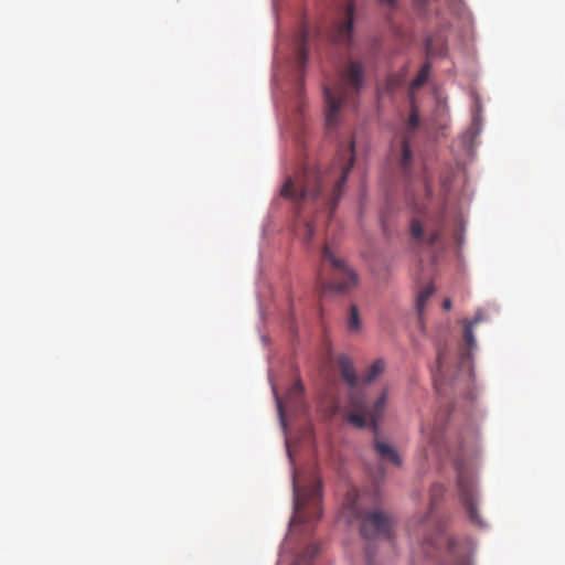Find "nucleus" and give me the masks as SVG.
Returning <instances> with one entry per match:
<instances>
[{"label":"nucleus","instance_id":"f257e3e1","mask_svg":"<svg viewBox=\"0 0 565 565\" xmlns=\"http://www.w3.org/2000/svg\"><path fill=\"white\" fill-rule=\"evenodd\" d=\"M354 160V141L351 140L349 147L339 153L337 164L327 174H322L319 170H303L295 178L289 177L281 189V195L296 203L315 201L324 188L332 185L327 202L331 216L341 199L343 185Z\"/></svg>","mask_w":565,"mask_h":565},{"label":"nucleus","instance_id":"f03ea898","mask_svg":"<svg viewBox=\"0 0 565 565\" xmlns=\"http://www.w3.org/2000/svg\"><path fill=\"white\" fill-rule=\"evenodd\" d=\"M364 67L358 61H349L348 65L339 72L337 83L330 87L323 86L326 102V122L329 128L338 124L341 107L360 93L363 84Z\"/></svg>","mask_w":565,"mask_h":565},{"label":"nucleus","instance_id":"7ed1b4c3","mask_svg":"<svg viewBox=\"0 0 565 565\" xmlns=\"http://www.w3.org/2000/svg\"><path fill=\"white\" fill-rule=\"evenodd\" d=\"M322 258L330 265L331 278L328 279L322 271L318 274L317 286L321 294L327 291L345 292L358 285L356 273L343 259L337 257L328 246L323 248Z\"/></svg>","mask_w":565,"mask_h":565},{"label":"nucleus","instance_id":"20e7f679","mask_svg":"<svg viewBox=\"0 0 565 565\" xmlns=\"http://www.w3.org/2000/svg\"><path fill=\"white\" fill-rule=\"evenodd\" d=\"M472 376L471 355H437L433 370L436 391L441 394L447 383L469 381Z\"/></svg>","mask_w":565,"mask_h":565},{"label":"nucleus","instance_id":"39448f33","mask_svg":"<svg viewBox=\"0 0 565 565\" xmlns=\"http://www.w3.org/2000/svg\"><path fill=\"white\" fill-rule=\"evenodd\" d=\"M322 484L315 479L310 486L300 488L294 478V520L307 523L318 520L322 515L321 509Z\"/></svg>","mask_w":565,"mask_h":565},{"label":"nucleus","instance_id":"423d86ee","mask_svg":"<svg viewBox=\"0 0 565 565\" xmlns=\"http://www.w3.org/2000/svg\"><path fill=\"white\" fill-rule=\"evenodd\" d=\"M345 509L350 511L353 519L361 521L360 532L365 540H372L375 537L391 539L393 519L390 515L381 511L363 513L358 508L355 498L352 500L348 498Z\"/></svg>","mask_w":565,"mask_h":565},{"label":"nucleus","instance_id":"0eeeda50","mask_svg":"<svg viewBox=\"0 0 565 565\" xmlns=\"http://www.w3.org/2000/svg\"><path fill=\"white\" fill-rule=\"evenodd\" d=\"M350 403L353 412L349 414L348 419L355 427L363 428L370 422L374 427L382 417L386 404V393H382L372 407H369L365 398L360 393H352Z\"/></svg>","mask_w":565,"mask_h":565},{"label":"nucleus","instance_id":"6e6552de","mask_svg":"<svg viewBox=\"0 0 565 565\" xmlns=\"http://www.w3.org/2000/svg\"><path fill=\"white\" fill-rule=\"evenodd\" d=\"M458 490L460 500L472 523L481 525L482 521L477 509L476 483L472 475L458 467Z\"/></svg>","mask_w":565,"mask_h":565},{"label":"nucleus","instance_id":"1a4fd4ad","mask_svg":"<svg viewBox=\"0 0 565 565\" xmlns=\"http://www.w3.org/2000/svg\"><path fill=\"white\" fill-rule=\"evenodd\" d=\"M354 1L348 0L343 17L333 23L330 38L334 43L349 44L352 39L353 21H354Z\"/></svg>","mask_w":565,"mask_h":565},{"label":"nucleus","instance_id":"9d476101","mask_svg":"<svg viewBox=\"0 0 565 565\" xmlns=\"http://www.w3.org/2000/svg\"><path fill=\"white\" fill-rule=\"evenodd\" d=\"M303 386L300 381L296 382L287 392L285 401L277 397V409L281 422L285 417V407L298 408L301 404Z\"/></svg>","mask_w":565,"mask_h":565},{"label":"nucleus","instance_id":"9b49d317","mask_svg":"<svg viewBox=\"0 0 565 565\" xmlns=\"http://www.w3.org/2000/svg\"><path fill=\"white\" fill-rule=\"evenodd\" d=\"M411 236L418 245L434 246L437 242H439L441 232L439 230H435L428 234L427 237L424 235V228L420 222L416 218H413L411 222Z\"/></svg>","mask_w":565,"mask_h":565},{"label":"nucleus","instance_id":"f8f14e48","mask_svg":"<svg viewBox=\"0 0 565 565\" xmlns=\"http://www.w3.org/2000/svg\"><path fill=\"white\" fill-rule=\"evenodd\" d=\"M339 369L342 379L350 385L355 386L358 384L359 377L353 369L352 361L349 355H340L339 359Z\"/></svg>","mask_w":565,"mask_h":565},{"label":"nucleus","instance_id":"ddd939ff","mask_svg":"<svg viewBox=\"0 0 565 565\" xmlns=\"http://www.w3.org/2000/svg\"><path fill=\"white\" fill-rule=\"evenodd\" d=\"M375 450L377 451V454L382 460L388 461L395 466L401 465V458H399L398 454L388 444L377 440L375 443Z\"/></svg>","mask_w":565,"mask_h":565},{"label":"nucleus","instance_id":"4468645a","mask_svg":"<svg viewBox=\"0 0 565 565\" xmlns=\"http://www.w3.org/2000/svg\"><path fill=\"white\" fill-rule=\"evenodd\" d=\"M445 493V487L441 483H434L429 491L430 511L424 516L423 523L426 524L433 515L435 507L441 500Z\"/></svg>","mask_w":565,"mask_h":565},{"label":"nucleus","instance_id":"2eb2a0df","mask_svg":"<svg viewBox=\"0 0 565 565\" xmlns=\"http://www.w3.org/2000/svg\"><path fill=\"white\" fill-rule=\"evenodd\" d=\"M463 324V332H462V345L467 353H471L473 350L477 349V341L475 337L473 329L471 324H468V320L465 319L462 321Z\"/></svg>","mask_w":565,"mask_h":565},{"label":"nucleus","instance_id":"dca6fc26","mask_svg":"<svg viewBox=\"0 0 565 565\" xmlns=\"http://www.w3.org/2000/svg\"><path fill=\"white\" fill-rule=\"evenodd\" d=\"M434 292H435V288H434L433 285L425 286L418 292V295L416 297V311H417L419 320H422L425 306H426L427 301L429 300V298L433 296Z\"/></svg>","mask_w":565,"mask_h":565},{"label":"nucleus","instance_id":"f3484780","mask_svg":"<svg viewBox=\"0 0 565 565\" xmlns=\"http://www.w3.org/2000/svg\"><path fill=\"white\" fill-rule=\"evenodd\" d=\"M309 40V31L303 29L300 33L299 47L297 51V62L300 67H303L308 60L307 43Z\"/></svg>","mask_w":565,"mask_h":565},{"label":"nucleus","instance_id":"a211bd4d","mask_svg":"<svg viewBox=\"0 0 565 565\" xmlns=\"http://www.w3.org/2000/svg\"><path fill=\"white\" fill-rule=\"evenodd\" d=\"M361 318L356 306H351L347 319V328L350 333H358L361 330Z\"/></svg>","mask_w":565,"mask_h":565},{"label":"nucleus","instance_id":"6ab92c4d","mask_svg":"<svg viewBox=\"0 0 565 565\" xmlns=\"http://www.w3.org/2000/svg\"><path fill=\"white\" fill-rule=\"evenodd\" d=\"M413 160V152L409 146V137L405 136L402 140L401 167L406 172L409 170Z\"/></svg>","mask_w":565,"mask_h":565},{"label":"nucleus","instance_id":"aec40b11","mask_svg":"<svg viewBox=\"0 0 565 565\" xmlns=\"http://www.w3.org/2000/svg\"><path fill=\"white\" fill-rule=\"evenodd\" d=\"M385 369V363L382 359H377L374 361V363L371 365L369 371L365 373V375L362 376V382L365 384L371 383L374 381L380 374L383 373Z\"/></svg>","mask_w":565,"mask_h":565},{"label":"nucleus","instance_id":"412c9836","mask_svg":"<svg viewBox=\"0 0 565 565\" xmlns=\"http://www.w3.org/2000/svg\"><path fill=\"white\" fill-rule=\"evenodd\" d=\"M431 65L429 62H426L422 68L419 70L416 77L411 83V89L416 90L420 88L428 79L430 73Z\"/></svg>","mask_w":565,"mask_h":565},{"label":"nucleus","instance_id":"4be33fe9","mask_svg":"<svg viewBox=\"0 0 565 565\" xmlns=\"http://www.w3.org/2000/svg\"><path fill=\"white\" fill-rule=\"evenodd\" d=\"M419 125V115H418V110L416 108V106L413 104L412 105V109H411V114H409V117H408V121H407V129L409 131H413L414 129H416Z\"/></svg>","mask_w":565,"mask_h":565},{"label":"nucleus","instance_id":"5701e85b","mask_svg":"<svg viewBox=\"0 0 565 565\" xmlns=\"http://www.w3.org/2000/svg\"><path fill=\"white\" fill-rule=\"evenodd\" d=\"M425 46H426V54L428 56H436V55L444 54V44L441 43V45L439 47H435L433 39H427Z\"/></svg>","mask_w":565,"mask_h":565},{"label":"nucleus","instance_id":"b1692460","mask_svg":"<svg viewBox=\"0 0 565 565\" xmlns=\"http://www.w3.org/2000/svg\"><path fill=\"white\" fill-rule=\"evenodd\" d=\"M489 320V317L484 312L483 309H478L475 313V317L471 320H468V324L476 327L478 323L486 322Z\"/></svg>","mask_w":565,"mask_h":565},{"label":"nucleus","instance_id":"393cba45","mask_svg":"<svg viewBox=\"0 0 565 565\" xmlns=\"http://www.w3.org/2000/svg\"><path fill=\"white\" fill-rule=\"evenodd\" d=\"M305 228H306L305 239L307 242H310L315 234V225L312 223L308 222V223H306Z\"/></svg>","mask_w":565,"mask_h":565},{"label":"nucleus","instance_id":"a878e982","mask_svg":"<svg viewBox=\"0 0 565 565\" xmlns=\"http://www.w3.org/2000/svg\"><path fill=\"white\" fill-rule=\"evenodd\" d=\"M440 429H441V424L438 425L437 427H434L431 429V431L428 433V438L430 439L431 443L439 436Z\"/></svg>","mask_w":565,"mask_h":565},{"label":"nucleus","instance_id":"bb28decb","mask_svg":"<svg viewBox=\"0 0 565 565\" xmlns=\"http://www.w3.org/2000/svg\"><path fill=\"white\" fill-rule=\"evenodd\" d=\"M366 561L369 565H374V554L371 546L366 547Z\"/></svg>","mask_w":565,"mask_h":565},{"label":"nucleus","instance_id":"cd10ccee","mask_svg":"<svg viewBox=\"0 0 565 565\" xmlns=\"http://www.w3.org/2000/svg\"><path fill=\"white\" fill-rule=\"evenodd\" d=\"M451 306H452V303H451V300H450L449 298H446V299L443 301V308H444L445 310H450V309H451Z\"/></svg>","mask_w":565,"mask_h":565},{"label":"nucleus","instance_id":"c85d7f7f","mask_svg":"<svg viewBox=\"0 0 565 565\" xmlns=\"http://www.w3.org/2000/svg\"><path fill=\"white\" fill-rule=\"evenodd\" d=\"M307 553L313 556L318 553V547L316 545H310L307 548Z\"/></svg>","mask_w":565,"mask_h":565},{"label":"nucleus","instance_id":"c756f323","mask_svg":"<svg viewBox=\"0 0 565 565\" xmlns=\"http://www.w3.org/2000/svg\"><path fill=\"white\" fill-rule=\"evenodd\" d=\"M382 4L394 7L396 3V0H380Z\"/></svg>","mask_w":565,"mask_h":565},{"label":"nucleus","instance_id":"7c9ffc66","mask_svg":"<svg viewBox=\"0 0 565 565\" xmlns=\"http://www.w3.org/2000/svg\"><path fill=\"white\" fill-rule=\"evenodd\" d=\"M461 565H472V564H471V562H470V561H467V562H465V563H463V564H461Z\"/></svg>","mask_w":565,"mask_h":565}]
</instances>
